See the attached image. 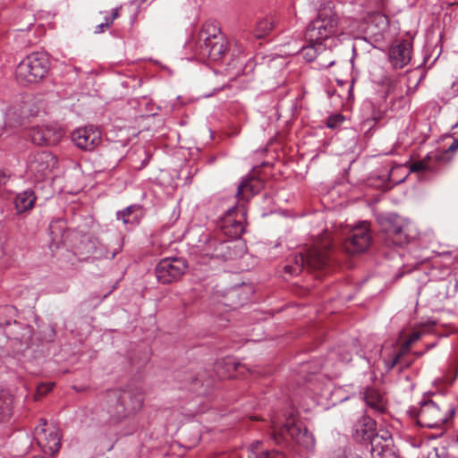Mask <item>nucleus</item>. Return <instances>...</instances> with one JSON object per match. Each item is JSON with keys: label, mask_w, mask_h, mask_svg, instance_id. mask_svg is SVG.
Listing matches in <instances>:
<instances>
[{"label": "nucleus", "mask_w": 458, "mask_h": 458, "mask_svg": "<svg viewBox=\"0 0 458 458\" xmlns=\"http://www.w3.org/2000/svg\"><path fill=\"white\" fill-rule=\"evenodd\" d=\"M143 390L139 386H128L108 393L110 408L108 412L114 421H120L135 414L143 405Z\"/></svg>", "instance_id": "1"}, {"label": "nucleus", "mask_w": 458, "mask_h": 458, "mask_svg": "<svg viewBox=\"0 0 458 458\" xmlns=\"http://www.w3.org/2000/svg\"><path fill=\"white\" fill-rule=\"evenodd\" d=\"M339 18L334 10L332 2L319 4V10L316 19L308 26L305 38L310 42L322 43L338 34Z\"/></svg>", "instance_id": "2"}, {"label": "nucleus", "mask_w": 458, "mask_h": 458, "mask_svg": "<svg viewBox=\"0 0 458 458\" xmlns=\"http://www.w3.org/2000/svg\"><path fill=\"white\" fill-rule=\"evenodd\" d=\"M331 242H317L305 253L300 252L292 258L293 264L284 266V271L292 276L300 274L304 267L320 269L327 265L330 258Z\"/></svg>", "instance_id": "3"}, {"label": "nucleus", "mask_w": 458, "mask_h": 458, "mask_svg": "<svg viewBox=\"0 0 458 458\" xmlns=\"http://www.w3.org/2000/svg\"><path fill=\"white\" fill-rule=\"evenodd\" d=\"M271 423V437L276 444L280 445L291 440L307 451H311L314 448L313 435L294 419H287L286 422L281 426L276 419L272 418Z\"/></svg>", "instance_id": "4"}, {"label": "nucleus", "mask_w": 458, "mask_h": 458, "mask_svg": "<svg viewBox=\"0 0 458 458\" xmlns=\"http://www.w3.org/2000/svg\"><path fill=\"white\" fill-rule=\"evenodd\" d=\"M199 242L200 255L210 259H233L244 253V246L242 242L223 240L217 233L212 235H205Z\"/></svg>", "instance_id": "5"}, {"label": "nucleus", "mask_w": 458, "mask_h": 458, "mask_svg": "<svg viewBox=\"0 0 458 458\" xmlns=\"http://www.w3.org/2000/svg\"><path fill=\"white\" fill-rule=\"evenodd\" d=\"M226 40L214 25H206L199 35L197 53L201 59L219 62L226 52Z\"/></svg>", "instance_id": "6"}, {"label": "nucleus", "mask_w": 458, "mask_h": 458, "mask_svg": "<svg viewBox=\"0 0 458 458\" xmlns=\"http://www.w3.org/2000/svg\"><path fill=\"white\" fill-rule=\"evenodd\" d=\"M49 66V59L46 53H31L17 65L16 79L21 83H37L47 75Z\"/></svg>", "instance_id": "7"}, {"label": "nucleus", "mask_w": 458, "mask_h": 458, "mask_svg": "<svg viewBox=\"0 0 458 458\" xmlns=\"http://www.w3.org/2000/svg\"><path fill=\"white\" fill-rule=\"evenodd\" d=\"M382 229L386 234V243L403 246L408 243L414 235L410 224L398 216H390L382 222Z\"/></svg>", "instance_id": "8"}, {"label": "nucleus", "mask_w": 458, "mask_h": 458, "mask_svg": "<svg viewBox=\"0 0 458 458\" xmlns=\"http://www.w3.org/2000/svg\"><path fill=\"white\" fill-rule=\"evenodd\" d=\"M4 333L13 352L21 353L30 346L33 329L30 326L14 319L11 324L4 327Z\"/></svg>", "instance_id": "9"}, {"label": "nucleus", "mask_w": 458, "mask_h": 458, "mask_svg": "<svg viewBox=\"0 0 458 458\" xmlns=\"http://www.w3.org/2000/svg\"><path fill=\"white\" fill-rule=\"evenodd\" d=\"M245 205L238 204L227 210L219 225L220 233L230 239H239L244 232Z\"/></svg>", "instance_id": "10"}, {"label": "nucleus", "mask_w": 458, "mask_h": 458, "mask_svg": "<svg viewBox=\"0 0 458 458\" xmlns=\"http://www.w3.org/2000/svg\"><path fill=\"white\" fill-rule=\"evenodd\" d=\"M34 440L47 454H55L61 447L59 429L54 426H47L45 420H41L40 424L35 428Z\"/></svg>", "instance_id": "11"}, {"label": "nucleus", "mask_w": 458, "mask_h": 458, "mask_svg": "<svg viewBox=\"0 0 458 458\" xmlns=\"http://www.w3.org/2000/svg\"><path fill=\"white\" fill-rule=\"evenodd\" d=\"M447 411L454 413V411L450 409L442 411L432 400L424 401L418 412V423L424 428H439L448 420Z\"/></svg>", "instance_id": "12"}, {"label": "nucleus", "mask_w": 458, "mask_h": 458, "mask_svg": "<svg viewBox=\"0 0 458 458\" xmlns=\"http://www.w3.org/2000/svg\"><path fill=\"white\" fill-rule=\"evenodd\" d=\"M371 242L369 225L361 222L352 227L344 243L345 250L350 254H358L368 250Z\"/></svg>", "instance_id": "13"}, {"label": "nucleus", "mask_w": 458, "mask_h": 458, "mask_svg": "<svg viewBox=\"0 0 458 458\" xmlns=\"http://www.w3.org/2000/svg\"><path fill=\"white\" fill-rule=\"evenodd\" d=\"M186 263L180 258H165L156 267V276L159 283L166 284L179 279L186 270Z\"/></svg>", "instance_id": "14"}, {"label": "nucleus", "mask_w": 458, "mask_h": 458, "mask_svg": "<svg viewBox=\"0 0 458 458\" xmlns=\"http://www.w3.org/2000/svg\"><path fill=\"white\" fill-rule=\"evenodd\" d=\"M458 149V140L454 139L445 152H434L427 155L423 159L412 162L410 170L412 173H434L437 170L439 163L446 160L448 152Z\"/></svg>", "instance_id": "15"}, {"label": "nucleus", "mask_w": 458, "mask_h": 458, "mask_svg": "<svg viewBox=\"0 0 458 458\" xmlns=\"http://www.w3.org/2000/svg\"><path fill=\"white\" fill-rule=\"evenodd\" d=\"M29 136L36 145H56L62 140L64 132L56 124L37 125L30 130Z\"/></svg>", "instance_id": "16"}, {"label": "nucleus", "mask_w": 458, "mask_h": 458, "mask_svg": "<svg viewBox=\"0 0 458 458\" xmlns=\"http://www.w3.org/2000/svg\"><path fill=\"white\" fill-rule=\"evenodd\" d=\"M55 165L56 158L50 152L39 151L30 157L28 170L37 180H41Z\"/></svg>", "instance_id": "17"}, {"label": "nucleus", "mask_w": 458, "mask_h": 458, "mask_svg": "<svg viewBox=\"0 0 458 458\" xmlns=\"http://www.w3.org/2000/svg\"><path fill=\"white\" fill-rule=\"evenodd\" d=\"M71 139L75 146L85 151H92L101 143V132L92 126L74 130Z\"/></svg>", "instance_id": "18"}, {"label": "nucleus", "mask_w": 458, "mask_h": 458, "mask_svg": "<svg viewBox=\"0 0 458 458\" xmlns=\"http://www.w3.org/2000/svg\"><path fill=\"white\" fill-rule=\"evenodd\" d=\"M411 43L402 40L394 44L389 49V59L394 68H403L411 58Z\"/></svg>", "instance_id": "19"}, {"label": "nucleus", "mask_w": 458, "mask_h": 458, "mask_svg": "<svg viewBox=\"0 0 458 458\" xmlns=\"http://www.w3.org/2000/svg\"><path fill=\"white\" fill-rule=\"evenodd\" d=\"M262 187L261 182L255 177L244 178L237 188L236 198L239 204L249 201L255 194H257Z\"/></svg>", "instance_id": "20"}, {"label": "nucleus", "mask_w": 458, "mask_h": 458, "mask_svg": "<svg viewBox=\"0 0 458 458\" xmlns=\"http://www.w3.org/2000/svg\"><path fill=\"white\" fill-rule=\"evenodd\" d=\"M144 216L143 208L140 205H131L116 213V219L122 221L128 228L137 226Z\"/></svg>", "instance_id": "21"}, {"label": "nucleus", "mask_w": 458, "mask_h": 458, "mask_svg": "<svg viewBox=\"0 0 458 458\" xmlns=\"http://www.w3.org/2000/svg\"><path fill=\"white\" fill-rule=\"evenodd\" d=\"M421 335L422 333L420 331L412 332L403 342L400 350L394 353L391 359L384 360L386 371L391 370L401 362L402 357L410 351L411 345L420 338Z\"/></svg>", "instance_id": "22"}, {"label": "nucleus", "mask_w": 458, "mask_h": 458, "mask_svg": "<svg viewBox=\"0 0 458 458\" xmlns=\"http://www.w3.org/2000/svg\"><path fill=\"white\" fill-rule=\"evenodd\" d=\"M354 436L360 441H371L376 434V422L368 416L362 417L355 425Z\"/></svg>", "instance_id": "23"}, {"label": "nucleus", "mask_w": 458, "mask_h": 458, "mask_svg": "<svg viewBox=\"0 0 458 458\" xmlns=\"http://www.w3.org/2000/svg\"><path fill=\"white\" fill-rule=\"evenodd\" d=\"M36 199L35 193L30 189L18 193L13 201L17 213L21 214L30 210L34 207Z\"/></svg>", "instance_id": "24"}, {"label": "nucleus", "mask_w": 458, "mask_h": 458, "mask_svg": "<svg viewBox=\"0 0 458 458\" xmlns=\"http://www.w3.org/2000/svg\"><path fill=\"white\" fill-rule=\"evenodd\" d=\"M370 444V452L374 458H397L393 448L385 442H381L379 437H374Z\"/></svg>", "instance_id": "25"}, {"label": "nucleus", "mask_w": 458, "mask_h": 458, "mask_svg": "<svg viewBox=\"0 0 458 458\" xmlns=\"http://www.w3.org/2000/svg\"><path fill=\"white\" fill-rule=\"evenodd\" d=\"M13 409V395L10 390L0 386V421L11 417Z\"/></svg>", "instance_id": "26"}, {"label": "nucleus", "mask_w": 458, "mask_h": 458, "mask_svg": "<svg viewBox=\"0 0 458 458\" xmlns=\"http://www.w3.org/2000/svg\"><path fill=\"white\" fill-rule=\"evenodd\" d=\"M121 250L122 243L120 242V236H117L115 247H109L101 242H98V246H95L92 255L96 259H113Z\"/></svg>", "instance_id": "27"}, {"label": "nucleus", "mask_w": 458, "mask_h": 458, "mask_svg": "<svg viewBox=\"0 0 458 458\" xmlns=\"http://www.w3.org/2000/svg\"><path fill=\"white\" fill-rule=\"evenodd\" d=\"M248 458H285L280 451H268L262 448V442H253L249 449Z\"/></svg>", "instance_id": "28"}, {"label": "nucleus", "mask_w": 458, "mask_h": 458, "mask_svg": "<svg viewBox=\"0 0 458 458\" xmlns=\"http://www.w3.org/2000/svg\"><path fill=\"white\" fill-rule=\"evenodd\" d=\"M365 401L369 407L378 413L386 411V403L383 396L375 390H369L366 393Z\"/></svg>", "instance_id": "29"}, {"label": "nucleus", "mask_w": 458, "mask_h": 458, "mask_svg": "<svg viewBox=\"0 0 458 458\" xmlns=\"http://www.w3.org/2000/svg\"><path fill=\"white\" fill-rule=\"evenodd\" d=\"M458 373V349L451 355L446 369L444 372V380L446 384H452Z\"/></svg>", "instance_id": "30"}, {"label": "nucleus", "mask_w": 458, "mask_h": 458, "mask_svg": "<svg viewBox=\"0 0 458 458\" xmlns=\"http://www.w3.org/2000/svg\"><path fill=\"white\" fill-rule=\"evenodd\" d=\"M18 310L13 305L0 306V328H4L11 324L17 317Z\"/></svg>", "instance_id": "31"}, {"label": "nucleus", "mask_w": 458, "mask_h": 458, "mask_svg": "<svg viewBox=\"0 0 458 458\" xmlns=\"http://www.w3.org/2000/svg\"><path fill=\"white\" fill-rule=\"evenodd\" d=\"M308 46H302L300 49L301 55L308 62H312L317 57L318 54L321 50H325V47L321 44L315 42H310Z\"/></svg>", "instance_id": "32"}, {"label": "nucleus", "mask_w": 458, "mask_h": 458, "mask_svg": "<svg viewBox=\"0 0 458 458\" xmlns=\"http://www.w3.org/2000/svg\"><path fill=\"white\" fill-rule=\"evenodd\" d=\"M275 28V20L273 18H265L259 21L255 28V37L261 38L267 35Z\"/></svg>", "instance_id": "33"}, {"label": "nucleus", "mask_w": 458, "mask_h": 458, "mask_svg": "<svg viewBox=\"0 0 458 458\" xmlns=\"http://www.w3.org/2000/svg\"><path fill=\"white\" fill-rule=\"evenodd\" d=\"M226 368H227V371L226 372H222L218 369L219 368V364H217V375L220 378H226V377H233V375L231 373V369H233V370H238L242 368V365L240 364H235L231 359H228L225 360V362Z\"/></svg>", "instance_id": "34"}, {"label": "nucleus", "mask_w": 458, "mask_h": 458, "mask_svg": "<svg viewBox=\"0 0 458 458\" xmlns=\"http://www.w3.org/2000/svg\"><path fill=\"white\" fill-rule=\"evenodd\" d=\"M55 383L52 382H45L39 384L37 387V391L34 396L35 400H38L39 398L49 393L53 389Z\"/></svg>", "instance_id": "35"}, {"label": "nucleus", "mask_w": 458, "mask_h": 458, "mask_svg": "<svg viewBox=\"0 0 458 458\" xmlns=\"http://www.w3.org/2000/svg\"><path fill=\"white\" fill-rule=\"evenodd\" d=\"M337 355L342 362L348 363L352 360L351 352L345 348L339 347L336 351L330 353V356Z\"/></svg>", "instance_id": "36"}, {"label": "nucleus", "mask_w": 458, "mask_h": 458, "mask_svg": "<svg viewBox=\"0 0 458 458\" xmlns=\"http://www.w3.org/2000/svg\"><path fill=\"white\" fill-rule=\"evenodd\" d=\"M112 25V21H108V17L105 18V21L96 26L94 32L96 34H100L104 32L106 29H108Z\"/></svg>", "instance_id": "37"}, {"label": "nucleus", "mask_w": 458, "mask_h": 458, "mask_svg": "<svg viewBox=\"0 0 458 458\" xmlns=\"http://www.w3.org/2000/svg\"><path fill=\"white\" fill-rule=\"evenodd\" d=\"M376 434H377V437H379L381 442L387 443L391 446L392 439H391V435L388 431L382 430L378 433L376 432Z\"/></svg>", "instance_id": "38"}, {"label": "nucleus", "mask_w": 458, "mask_h": 458, "mask_svg": "<svg viewBox=\"0 0 458 458\" xmlns=\"http://www.w3.org/2000/svg\"><path fill=\"white\" fill-rule=\"evenodd\" d=\"M64 221L61 219L53 220L49 225V230L51 234H55V228L57 226L63 227Z\"/></svg>", "instance_id": "39"}, {"label": "nucleus", "mask_w": 458, "mask_h": 458, "mask_svg": "<svg viewBox=\"0 0 458 458\" xmlns=\"http://www.w3.org/2000/svg\"><path fill=\"white\" fill-rule=\"evenodd\" d=\"M192 390H196L197 389V386L198 385H205L206 386H209L211 384L209 381H207V382H204L200 377L199 376H197L193 380H192Z\"/></svg>", "instance_id": "40"}, {"label": "nucleus", "mask_w": 458, "mask_h": 458, "mask_svg": "<svg viewBox=\"0 0 458 458\" xmlns=\"http://www.w3.org/2000/svg\"><path fill=\"white\" fill-rule=\"evenodd\" d=\"M342 458H362V457L360 455H359L358 454H355V453L352 452L351 450H349V451H344V456Z\"/></svg>", "instance_id": "41"}, {"label": "nucleus", "mask_w": 458, "mask_h": 458, "mask_svg": "<svg viewBox=\"0 0 458 458\" xmlns=\"http://www.w3.org/2000/svg\"><path fill=\"white\" fill-rule=\"evenodd\" d=\"M119 11H120V8H118V7L113 9L112 15H111V17H108V21H112V23H113L114 21L119 17Z\"/></svg>", "instance_id": "42"}, {"label": "nucleus", "mask_w": 458, "mask_h": 458, "mask_svg": "<svg viewBox=\"0 0 458 458\" xmlns=\"http://www.w3.org/2000/svg\"><path fill=\"white\" fill-rule=\"evenodd\" d=\"M387 4V0H379L378 2V8L382 11H386Z\"/></svg>", "instance_id": "43"}, {"label": "nucleus", "mask_w": 458, "mask_h": 458, "mask_svg": "<svg viewBox=\"0 0 458 458\" xmlns=\"http://www.w3.org/2000/svg\"><path fill=\"white\" fill-rule=\"evenodd\" d=\"M7 182V177L4 172H0V185L5 184Z\"/></svg>", "instance_id": "44"}, {"label": "nucleus", "mask_w": 458, "mask_h": 458, "mask_svg": "<svg viewBox=\"0 0 458 458\" xmlns=\"http://www.w3.org/2000/svg\"><path fill=\"white\" fill-rule=\"evenodd\" d=\"M428 458H439L437 453L435 451V452H432V453H429L428 454Z\"/></svg>", "instance_id": "45"}, {"label": "nucleus", "mask_w": 458, "mask_h": 458, "mask_svg": "<svg viewBox=\"0 0 458 458\" xmlns=\"http://www.w3.org/2000/svg\"><path fill=\"white\" fill-rule=\"evenodd\" d=\"M381 352H382V348L381 347H378L376 351V354H378L380 355L381 354Z\"/></svg>", "instance_id": "46"}, {"label": "nucleus", "mask_w": 458, "mask_h": 458, "mask_svg": "<svg viewBox=\"0 0 458 458\" xmlns=\"http://www.w3.org/2000/svg\"><path fill=\"white\" fill-rule=\"evenodd\" d=\"M382 19H383V21H385L386 23H387V21H387V18H386V14L382 15Z\"/></svg>", "instance_id": "47"}, {"label": "nucleus", "mask_w": 458, "mask_h": 458, "mask_svg": "<svg viewBox=\"0 0 458 458\" xmlns=\"http://www.w3.org/2000/svg\"><path fill=\"white\" fill-rule=\"evenodd\" d=\"M423 353H424V352H415V355H416L417 357H420L421 355H423Z\"/></svg>", "instance_id": "48"}, {"label": "nucleus", "mask_w": 458, "mask_h": 458, "mask_svg": "<svg viewBox=\"0 0 458 458\" xmlns=\"http://www.w3.org/2000/svg\"><path fill=\"white\" fill-rule=\"evenodd\" d=\"M17 124H21V118L19 117V119L15 122Z\"/></svg>", "instance_id": "49"}, {"label": "nucleus", "mask_w": 458, "mask_h": 458, "mask_svg": "<svg viewBox=\"0 0 458 458\" xmlns=\"http://www.w3.org/2000/svg\"><path fill=\"white\" fill-rule=\"evenodd\" d=\"M434 346H435V344H429V345L428 346L427 350H428V349H430V348H432V347H434Z\"/></svg>", "instance_id": "50"}, {"label": "nucleus", "mask_w": 458, "mask_h": 458, "mask_svg": "<svg viewBox=\"0 0 458 458\" xmlns=\"http://www.w3.org/2000/svg\"><path fill=\"white\" fill-rule=\"evenodd\" d=\"M335 64L334 61L330 62L327 66L329 67V66H332L333 64Z\"/></svg>", "instance_id": "51"}, {"label": "nucleus", "mask_w": 458, "mask_h": 458, "mask_svg": "<svg viewBox=\"0 0 458 458\" xmlns=\"http://www.w3.org/2000/svg\"><path fill=\"white\" fill-rule=\"evenodd\" d=\"M321 0H311L312 3L318 4Z\"/></svg>", "instance_id": "52"}, {"label": "nucleus", "mask_w": 458, "mask_h": 458, "mask_svg": "<svg viewBox=\"0 0 458 458\" xmlns=\"http://www.w3.org/2000/svg\"><path fill=\"white\" fill-rule=\"evenodd\" d=\"M30 26H32V22H30L27 29L29 30L30 28Z\"/></svg>", "instance_id": "53"}, {"label": "nucleus", "mask_w": 458, "mask_h": 458, "mask_svg": "<svg viewBox=\"0 0 458 458\" xmlns=\"http://www.w3.org/2000/svg\"><path fill=\"white\" fill-rule=\"evenodd\" d=\"M456 140H458V137L456 138Z\"/></svg>", "instance_id": "54"}]
</instances>
